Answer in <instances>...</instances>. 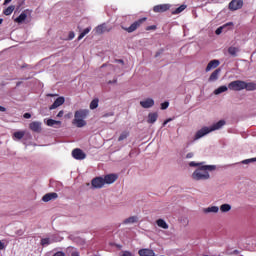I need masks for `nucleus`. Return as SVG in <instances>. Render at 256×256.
<instances>
[{"instance_id": "6", "label": "nucleus", "mask_w": 256, "mask_h": 256, "mask_svg": "<svg viewBox=\"0 0 256 256\" xmlns=\"http://www.w3.org/2000/svg\"><path fill=\"white\" fill-rule=\"evenodd\" d=\"M91 185L93 189H102V187L105 186V180L103 179V177L93 178L91 181Z\"/></svg>"}, {"instance_id": "35", "label": "nucleus", "mask_w": 256, "mask_h": 256, "mask_svg": "<svg viewBox=\"0 0 256 256\" xmlns=\"http://www.w3.org/2000/svg\"><path fill=\"white\" fill-rule=\"evenodd\" d=\"M13 11H15V6H9L7 9L4 10V15H11V13H13Z\"/></svg>"}, {"instance_id": "18", "label": "nucleus", "mask_w": 256, "mask_h": 256, "mask_svg": "<svg viewBox=\"0 0 256 256\" xmlns=\"http://www.w3.org/2000/svg\"><path fill=\"white\" fill-rule=\"evenodd\" d=\"M218 65H220L219 60H211L206 67V73H209L211 69H217Z\"/></svg>"}, {"instance_id": "53", "label": "nucleus", "mask_w": 256, "mask_h": 256, "mask_svg": "<svg viewBox=\"0 0 256 256\" xmlns=\"http://www.w3.org/2000/svg\"><path fill=\"white\" fill-rule=\"evenodd\" d=\"M161 53H163V49H161L159 52H157L155 57H159V55H161Z\"/></svg>"}, {"instance_id": "42", "label": "nucleus", "mask_w": 256, "mask_h": 256, "mask_svg": "<svg viewBox=\"0 0 256 256\" xmlns=\"http://www.w3.org/2000/svg\"><path fill=\"white\" fill-rule=\"evenodd\" d=\"M169 107V102H163L162 104H161V109L162 110H165V109H167Z\"/></svg>"}, {"instance_id": "10", "label": "nucleus", "mask_w": 256, "mask_h": 256, "mask_svg": "<svg viewBox=\"0 0 256 256\" xmlns=\"http://www.w3.org/2000/svg\"><path fill=\"white\" fill-rule=\"evenodd\" d=\"M225 123V120H220L211 126H208V128L210 129V132L213 133V131H219V129H223V127H225Z\"/></svg>"}, {"instance_id": "40", "label": "nucleus", "mask_w": 256, "mask_h": 256, "mask_svg": "<svg viewBox=\"0 0 256 256\" xmlns=\"http://www.w3.org/2000/svg\"><path fill=\"white\" fill-rule=\"evenodd\" d=\"M256 157L255 158H250L242 161L243 165H249V163H255Z\"/></svg>"}, {"instance_id": "46", "label": "nucleus", "mask_w": 256, "mask_h": 256, "mask_svg": "<svg viewBox=\"0 0 256 256\" xmlns=\"http://www.w3.org/2000/svg\"><path fill=\"white\" fill-rule=\"evenodd\" d=\"M68 38L70 41L71 39H75V32H70Z\"/></svg>"}, {"instance_id": "2", "label": "nucleus", "mask_w": 256, "mask_h": 256, "mask_svg": "<svg viewBox=\"0 0 256 256\" xmlns=\"http://www.w3.org/2000/svg\"><path fill=\"white\" fill-rule=\"evenodd\" d=\"M87 115H89V110H77L74 113V119L72 121L73 125H76L79 129H81V127H85V125H87V122L85 121V119H87Z\"/></svg>"}, {"instance_id": "45", "label": "nucleus", "mask_w": 256, "mask_h": 256, "mask_svg": "<svg viewBox=\"0 0 256 256\" xmlns=\"http://www.w3.org/2000/svg\"><path fill=\"white\" fill-rule=\"evenodd\" d=\"M121 256H133V254L129 251L122 252Z\"/></svg>"}, {"instance_id": "19", "label": "nucleus", "mask_w": 256, "mask_h": 256, "mask_svg": "<svg viewBox=\"0 0 256 256\" xmlns=\"http://www.w3.org/2000/svg\"><path fill=\"white\" fill-rule=\"evenodd\" d=\"M105 31H111V28H107V24H101L96 27V33L98 35H103Z\"/></svg>"}, {"instance_id": "26", "label": "nucleus", "mask_w": 256, "mask_h": 256, "mask_svg": "<svg viewBox=\"0 0 256 256\" xmlns=\"http://www.w3.org/2000/svg\"><path fill=\"white\" fill-rule=\"evenodd\" d=\"M156 224L158 225V227H160L161 229H169V224H167V222H165V220L163 219H158L156 221Z\"/></svg>"}, {"instance_id": "56", "label": "nucleus", "mask_w": 256, "mask_h": 256, "mask_svg": "<svg viewBox=\"0 0 256 256\" xmlns=\"http://www.w3.org/2000/svg\"><path fill=\"white\" fill-rule=\"evenodd\" d=\"M1 23H3V19H0V25H1Z\"/></svg>"}, {"instance_id": "36", "label": "nucleus", "mask_w": 256, "mask_h": 256, "mask_svg": "<svg viewBox=\"0 0 256 256\" xmlns=\"http://www.w3.org/2000/svg\"><path fill=\"white\" fill-rule=\"evenodd\" d=\"M127 137H129V132H127V131L122 132L118 138V141H125V139H127Z\"/></svg>"}, {"instance_id": "3", "label": "nucleus", "mask_w": 256, "mask_h": 256, "mask_svg": "<svg viewBox=\"0 0 256 256\" xmlns=\"http://www.w3.org/2000/svg\"><path fill=\"white\" fill-rule=\"evenodd\" d=\"M145 21H147V18H141L137 21H135L134 23H132L129 27H122V29L124 31H127V33H133L134 31H137V29H139V27H141V25H143V23H145Z\"/></svg>"}, {"instance_id": "12", "label": "nucleus", "mask_w": 256, "mask_h": 256, "mask_svg": "<svg viewBox=\"0 0 256 256\" xmlns=\"http://www.w3.org/2000/svg\"><path fill=\"white\" fill-rule=\"evenodd\" d=\"M117 178H118L117 174H108L103 178L104 184L111 185L117 181Z\"/></svg>"}, {"instance_id": "33", "label": "nucleus", "mask_w": 256, "mask_h": 256, "mask_svg": "<svg viewBox=\"0 0 256 256\" xmlns=\"http://www.w3.org/2000/svg\"><path fill=\"white\" fill-rule=\"evenodd\" d=\"M13 137H15V139H23V137H25V132L23 131H17L13 134Z\"/></svg>"}, {"instance_id": "9", "label": "nucleus", "mask_w": 256, "mask_h": 256, "mask_svg": "<svg viewBox=\"0 0 256 256\" xmlns=\"http://www.w3.org/2000/svg\"><path fill=\"white\" fill-rule=\"evenodd\" d=\"M58 198H59V194H57L56 192H50V193L45 194L42 197V201L44 203H49V201H55V199H58Z\"/></svg>"}, {"instance_id": "7", "label": "nucleus", "mask_w": 256, "mask_h": 256, "mask_svg": "<svg viewBox=\"0 0 256 256\" xmlns=\"http://www.w3.org/2000/svg\"><path fill=\"white\" fill-rule=\"evenodd\" d=\"M72 157L77 161H83L87 157V154L83 150L76 148L72 151Z\"/></svg>"}, {"instance_id": "14", "label": "nucleus", "mask_w": 256, "mask_h": 256, "mask_svg": "<svg viewBox=\"0 0 256 256\" xmlns=\"http://www.w3.org/2000/svg\"><path fill=\"white\" fill-rule=\"evenodd\" d=\"M169 7L168 4H160L154 6L153 11L154 13H165V11H169Z\"/></svg>"}, {"instance_id": "1", "label": "nucleus", "mask_w": 256, "mask_h": 256, "mask_svg": "<svg viewBox=\"0 0 256 256\" xmlns=\"http://www.w3.org/2000/svg\"><path fill=\"white\" fill-rule=\"evenodd\" d=\"M217 169V166L215 165H203L198 167L193 173H192V179L194 181H207L211 179V175L209 174V171H215Z\"/></svg>"}, {"instance_id": "44", "label": "nucleus", "mask_w": 256, "mask_h": 256, "mask_svg": "<svg viewBox=\"0 0 256 256\" xmlns=\"http://www.w3.org/2000/svg\"><path fill=\"white\" fill-rule=\"evenodd\" d=\"M194 156L195 154L193 152H190L186 155V159H193Z\"/></svg>"}, {"instance_id": "23", "label": "nucleus", "mask_w": 256, "mask_h": 256, "mask_svg": "<svg viewBox=\"0 0 256 256\" xmlns=\"http://www.w3.org/2000/svg\"><path fill=\"white\" fill-rule=\"evenodd\" d=\"M158 117H159V115L157 114V112L149 113L147 123H150L151 125H153V123H155V121H157Z\"/></svg>"}, {"instance_id": "8", "label": "nucleus", "mask_w": 256, "mask_h": 256, "mask_svg": "<svg viewBox=\"0 0 256 256\" xmlns=\"http://www.w3.org/2000/svg\"><path fill=\"white\" fill-rule=\"evenodd\" d=\"M243 7V0H232L229 3L230 11H237Z\"/></svg>"}, {"instance_id": "47", "label": "nucleus", "mask_w": 256, "mask_h": 256, "mask_svg": "<svg viewBox=\"0 0 256 256\" xmlns=\"http://www.w3.org/2000/svg\"><path fill=\"white\" fill-rule=\"evenodd\" d=\"M3 249H5V243L0 240V251H3Z\"/></svg>"}, {"instance_id": "27", "label": "nucleus", "mask_w": 256, "mask_h": 256, "mask_svg": "<svg viewBox=\"0 0 256 256\" xmlns=\"http://www.w3.org/2000/svg\"><path fill=\"white\" fill-rule=\"evenodd\" d=\"M229 25H233V22H229V23L224 24L223 26L218 27L216 29L215 33L217 35H221V33H223V29H227V27H229Z\"/></svg>"}, {"instance_id": "41", "label": "nucleus", "mask_w": 256, "mask_h": 256, "mask_svg": "<svg viewBox=\"0 0 256 256\" xmlns=\"http://www.w3.org/2000/svg\"><path fill=\"white\" fill-rule=\"evenodd\" d=\"M155 29H157L156 25H151V26L146 27V31H155Z\"/></svg>"}, {"instance_id": "24", "label": "nucleus", "mask_w": 256, "mask_h": 256, "mask_svg": "<svg viewBox=\"0 0 256 256\" xmlns=\"http://www.w3.org/2000/svg\"><path fill=\"white\" fill-rule=\"evenodd\" d=\"M203 213H219V208L217 206H209L203 209Z\"/></svg>"}, {"instance_id": "30", "label": "nucleus", "mask_w": 256, "mask_h": 256, "mask_svg": "<svg viewBox=\"0 0 256 256\" xmlns=\"http://www.w3.org/2000/svg\"><path fill=\"white\" fill-rule=\"evenodd\" d=\"M238 51H239V48H237V47L231 46V47L228 48V53H229V55H231L232 57H237V52H238Z\"/></svg>"}, {"instance_id": "49", "label": "nucleus", "mask_w": 256, "mask_h": 256, "mask_svg": "<svg viewBox=\"0 0 256 256\" xmlns=\"http://www.w3.org/2000/svg\"><path fill=\"white\" fill-rule=\"evenodd\" d=\"M54 256H65V253L63 252H56Z\"/></svg>"}, {"instance_id": "52", "label": "nucleus", "mask_w": 256, "mask_h": 256, "mask_svg": "<svg viewBox=\"0 0 256 256\" xmlns=\"http://www.w3.org/2000/svg\"><path fill=\"white\" fill-rule=\"evenodd\" d=\"M11 1H13V0H4V5H9V3H11Z\"/></svg>"}, {"instance_id": "38", "label": "nucleus", "mask_w": 256, "mask_h": 256, "mask_svg": "<svg viewBox=\"0 0 256 256\" xmlns=\"http://www.w3.org/2000/svg\"><path fill=\"white\" fill-rule=\"evenodd\" d=\"M70 239H73L75 241V243H79L80 245H83V243H85V240L81 239V238H75L73 235L69 236Z\"/></svg>"}, {"instance_id": "48", "label": "nucleus", "mask_w": 256, "mask_h": 256, "mask_svg": "<svg viewBox=\"0 0 256 256\" xmlns=\"http://www.w3.org/2000/svg\"><path fill=\"white\" fill-rule=\"evenodd\" d=\"M24 119H31V114L30 113H25L24 114Z\"/></svg>"}, {"instance_id": "37", "label": "nucleus", "mask_w": 256, "mask_h": 256, "mask_svg": "<svg viewBox=\"0 0 256 256\" xmlns=\"http://www.w3.org/2000/svg\"><path fill=\"white\" fill-rule=\"evenodd\" d=\"M205 165V162H195V161H192L189 163V167H202Z\"/></svg>"}, {"instance_id": "51", "label": "nucleus", "mask_w": 256, "mask_h": 256, "mask_svg": "<svg viewBox=\"0 0 256 256\" xmlns=\"http://www.w3.org/2000/svg\"><path fill=\"white\" fill-rule=\"evenodd\" d=\"M71 256H79V252L73 251V252L71 253Z\"/></svg>"}, {"instance_id": "5", "label": "nucleus", "mask_w": 256, "mask_h": 256, "mask_svg": "<svg viewBox=\"0 0 256 256\" xmlns=\"http://www.w3.org/2000/svg\"><path fill=\"white\" fill-rule=\"evenodd\" d=\"M209 133H211L210 128L208 126H204L195 133L193 141H199V139H203V137L209 135Z\"/></svg>"}, {"instance_id": "20", "label": "nucleus", "mask_w": 256, "mask_h": 256, "mask_svg": "<svg viewBox=\"0 0 256 256\" xmlns=\"http://www.w3.org/2000/svg\"><path fill=\"white\" fill-rule=\"evenodd\" d=\"M244 89L246 91H256V83L255 82H245L244 81Z\"/></svg>"}, {"instance_id": "4", "label": "nucleus", "mask_w": 256, "mask_h": 256, "mask_svg": "<svg viewBox=\"0 0 256 256\" xmlns=\"http://www.w3.org/2000/svg\"><path fill=\"white\" fill-rule=\"evenodd\" d=\"M245 87V81L235 80L228 84V89L230 91H243Z\"/></svg>"}, {"instance_id": "11", "label": "nucleus", "mask_w": 256, "mask_h": 256, "mask_svg": "<svg viewBox=\"0 0 256 256\" xmlns=\"http://www.w3.org/2000/svg\"><path fill=\"white\" fill-rule=\"evenodd\" d=\"M140 105L141 107H143V109H151V107L155 105V100H153V98H147L145 100L140 101Z\"/></svg>"}, {"instance_id": "21", "label": "nucleus", "mask_w": 256, "mask_h": 256, "mask_svg": "<svg viewBox=\"0 0 256 256\" xmlns=\"http://www.w3.org/2000/svg\"><path fill=\"white\" fill-rule=\"evenodd\" d=\"M46 124L48 125V127H56V129H59V127H61V121L53 119H48Z\"/></svg>"}, {"instance_id": "31", "label": "nucleus", "mask_w": 256, "mask_h": 256, "mask_svg": "<svg viewBox=\"0 0 256 256\" xmlns=\"http://www.w3.org/2000/svg\"><path fill=\"white\" fill-rule=\"evenodd\" d=\"M230 210H231V204H222L220 206L221 213H229Z\"/></svg>"}, {"instance_id": "50", "label": "nucleus", "mask_w": 256, "mask_h": 256, "mask_svg": "<svg viewBox=\"0 0 256 256\" xmlns=\"http://www.w3.org/2000/svg\"><path fill=\"white\" fill-rule=\"evenodd\" d=\"M64 113L65 112L63 110L59 111V113L57 114V117H63Z\"/></svg>"}, {"instance_id": "39", "label": "nucleus", "mask_w": 256, "mask_h": 256, "mask_svg": "<svg viewBox=\"0 0 256 256\" xmlns=\"http://www.w3.org/2000/svg\"><path fill=\"white\" fill-rule=\"evenodd\" d=\"M41 245H42L43 247H46V245H51V239H49V238H43V239L41 240Z\"/></svg>"}, {"instance_id": "28", "label": "nucleus", "mask_w": 256, "mask_h": 256, "mask_svg": "<svg viewBox=\"0 0 256 256\" xmlns=\"http://www.w3.org/2000/svg\"><path fill=\"white\" fill-rule=\"evenodd\" d=\"M27 19V14L25 12H22L16 19V23H23Z\"/></svg>"}, {"instance_id": "15", "label": "nucleus", "mask_w": 256, "mask_h": 256, "mask_svg": "<svg viewBox=\"0 0 256 256\" xmlns=\"http://www.w3.org/2000/svg\"><path fill=\"white\" fill-rule=\"evenodd\" d=\"M65 103V98L63 97H58L54 103L50 106L49 110L53 111V109H57V107H61Z\"/></svg>"}, {"instance_id": "22", "label": "nucleus", "mask_w": 256, "mask_h": 256, "mask_svg": "<svg viewBox=\"0 0 256 256\" xmlns=\"http://www.w3.org/2000/svg\"><path fill=\"white\" fill-rule=\"evenodd\" d=\"M30 129H31V131H34L35 133H39V131H41V123L40 122L30 123Z\"/></svg>"}, {"instance_id": "34", "label": "nucleus", "mask_w": 256, "mask_h": 256, "mask_svg": "<svg viewBox=\"0 0 256 256\" xmlns=\"http://www.w3.org/2000/svg\"><path fill=\"white\" fill-rule=\"evenodd\" d=\"M97 107H99V100L98 99L92 100L90 103V109H97Z\"/></svg>"}, {"instance_id": "13", "label": "nucleus", "mask_w": 256, "mask_h": 256, "mask_svg": "<svg viewBox=\"0 0 256 256\" xmlns=\"http://www.w3.org/2000/svg\"><path fill=\"white\" fill-rule=\"evenodd\" d=\"M135 223H139L138 216H130L122 221V225H135Z\"/></svg>"}, {"instance_id": "58", "label": "nucleus", "mask_w": 256, "mask_h": 256, "mask_svg": "<svg viewBox=\"0 0 256 256\" xmlns=\"http://www.w3.org/2000/svg\"><path fill=\"white\" fill-rule=\"evenodd\" d=\"M211 2H212V3H215V1H214V0H211Z\"/></svg>"}, {"instance_id": "25", "label": "nucleus", "mask_w": 256, "mask_h": 256, "mask_svg": "<svg viewBox=\"0 0 256 256\" xmlns=\"http://www.w3.org/2000/svg\"><path fill=\"white\" fill-rule=\"evenodd\" d=\"M226 91H229V87L227 86H220L217 89L214 90V95H221V93H225Z\"/></svg>"}, {"instance_id": "55", "label": "nucleus", "mask_w": 256, "mask_h": 256, "mask_svg": "<svg viewBox=\"0 0 256 256\" xmlns=\"http://www.w3.org/2000/svg\"><path fill=\"white\" fill-rule=\"evenodd\" d=\"M109 116H113V113L111 114H105L104 117H109Z\"/></svg>"}, {"instance_id": "29", "label": "nucleus", "mask_w": 256, "mask_h": 256, "mask_svg": "<svg viewBox=\"0 0 256 256\" xmlns=\"http://www.w3.org/2000/svg\"><path fill=\"white\" fill-rule=\"evenodd\" d=\"M90 32H91V26L87 27L80 33V35L78 36V41H81V39H83V37H85V35H88V33Z\"/></svg>"}, {"instance_id": "32", "label": "nucleus", "mask_w": 256, "mask_h": 256, "mask_svg": "<svg viewBox=\"0 0 256 256\" xmlns=\"http://www.w3.org/2000/svg\"><path fill=\"white\" fill-rule=\"evenodd\" d=\"M185 9H187L186 5H181L178 8L175 9V11L173 12L174 15H179V13H183V11H185Z\"/></svg>"}, {"instance_id": "17", "label": "nucleus", "mask_w": 256, "mask_h": 256, "mask_svg": "<svg viewBox=\"0 0 256 256\" xmlns=\"http://www.w3.org/2000/svg\"><path fill=\"white\" fill-rule=\"evenodd\" d=\"M140 256H155V251L149 248H143L138 251Z\"/></svg>"}, {"instance_id": "43", "label": "nucleus", "mask_w": 256, "mask_h": 256, "mask_svg": "<svg viewBox=\"0 0 256 256\" xmlns=\"http://www.w3.org/2000/svg\"><path fill=\"white\" fill-rule=\"evenodd\" d=\"M171 121H173V118H168L166 119L163 124H162V127H165V125H167V123H171Z\"/></svg>"}, {"instance_id": "54", "label": "nucleus", "mask_w": 256, "mask_h": 256, "mask_svg": "<svg viewBox=\"0 0 256 256\" xmlns=\"http://www.w3.org/2000/svg\"><path fill=\"white\" fill-rule=\"evenodd\" d=\"M0 111L5 112L6 111L5 107L0 106Z\"/></svg>"}, {"instance_id": "57", "label": "nucleus", "mask_w": 256, "mask_h": 256, "mask_svg": "<svg viewBox=\"0 0 256 256\" xmlns=\"http://www.w3.org/2000/svg\"><path fill=\"white\" fill-rule=\"evenodd\" d=\"M120 63H123V60H119Z\"/></svg>"}, {"instance_id": "16", "label": "nucleus", "mask_w": 256, "mask_h": 256, "mask_svg": "<svg viewBox=\"0 0 256 256\" xmlns=\"http://www.w3.org/2000/svg\"><path fill=\"white\" fill-rule=\"evenodd\" d=\"M219 75H221V68H218V69L214 70L212 72V74L210 75L208 81L210 83H213L214 81H217V79H219Z\"/></svg>"}]
</instances>
